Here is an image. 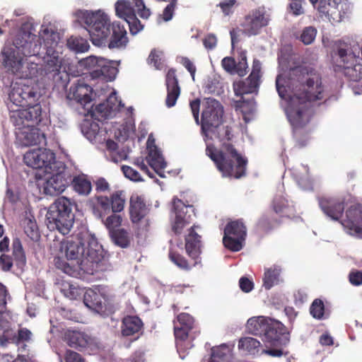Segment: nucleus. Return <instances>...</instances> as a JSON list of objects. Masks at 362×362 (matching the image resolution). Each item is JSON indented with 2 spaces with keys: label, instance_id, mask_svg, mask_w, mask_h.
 <instances>
[{
  "label": "nucleus",
  "instance_id": "nucleus-1",
  "mask_svg": "<svg viewBox=\"0 0 362 362\" xmlns=\"http://www.w3.org/2000/svg\"><path fill=\"white\" fill-rule=\"evenodd\" d=\"M276 87L281 98L288 99L286 110H299L300 114L309 111L310 116L315 113L311 104L316 103L320 105L327 98L321 75L308 66L291 68L286 78L278 75Z\"/></svg>",
  "mask_w": 362,
  "mask_h": 362
},
{
  "label": "nucleus",
  "instance_id": "nucleus-2",
  "mask_svg": "<svg viewBox=\"0 0 362 362\" xmlns=\"http://www.w3.org/2000/svg\"><path fill=\"white\" fill-rule=\"evenodd\" d=\"M50 37L51 38L44 40L45 47H42L40 37L21 27L13 42L16 50L4 48L1 52L4 66L18 70L21 66L24 57H40L42 54H45L42 59L45 73L58 74L62 67V59L57 50V35L53 33Z\"/></svg>",
  "mask_w": 362,
  "mask_h": 362
},
{
  "label": "nucleus",
  "instance_id": "nucleus-3",
  "mask_svg": "<svg viewBox=\"0 0 362 362\" xmlns=\"http://www.w3.org/2000/svg\"><path fill=\"white\" fill-rule=\"evenodd\" d=\"M216 136L222 141L221 148L217 150L213 145H207L206 154L213 160L223 177L240 179L246 175L247 158L243 156L235 146L225 141L232 139V128L228 125L218 124L214 127Z\"/></svg>",
  "mask_w": 362,
  "mask_h": 362
},
{
  "label": "nucleus",
  "instance_id": "nucleus-4",
  "mask_svg": "<svg viewBox=\"0 0 362 362\" xmlns=\"http://www.w3.org/2000/svg\"><path fill=\"white\" fill-rule=\"evenodd\" d=\"M78 18L90 35L94 45L110 49H121L127 46V30L119 22H110L107 14L100 10L81 11Z\"/></svg>",
  "mask_w": 362,
  "mask_h": 362
},
{
  "label": "nucleus",
  "instance_id": "nucleus-5",
  "mask_svg": "<svg viewBox=\"0 0 362 362\" xmlns=\"http://www.w3.org/2000/svg\"><path fill=\"white\" fill-rule=\"evenodd\" d=\"M61 249L67 259L76 260L79 268L87 274H93L105 269L107 259L104 250L93 238L83 241L78 238L67 240L62 243Z\"/></svg>",
  "mask_w": 362,
  "mask_h": 362
},
{
  "label": "nucleus",
  "instance_id": "nucleus-6",
  "mask_svg": "<svg viewBox=\"0 0 362 362\" xmlns=\"http://www.w3.org/2000/svg\"><path fill=\"white\" fill-rule=\"evenodd\" d=\"M74 206L75 204L67 197H58L49 206L46 214L48 228L57 230L63 235L69 234L74 222Z\"/></svg>",
  "mask_w": 362,
  "mask_h": 362
},
{
  "label": "nucleus",
  "instance_id": "nucleus-7",
  "mask_svg": "<svg viewBox=\"0 0 362 362\" xmlns=\"http://www.w3.org/2000/svg\"><path fill=\"white\" fill-rule=\"evenodd\" d=\"M334 71L341 73L349 80L359 81L362 79V62L353 52L338 47L332 55Z\"/></svg>",
  "mask_w": 362,
  "mask_h": 362
},
{
  "label": "nucleus",
  "instance_id": "nucleus-8",
  "mask_svg": "<svg viewBox=\"0 0 362 362\" xmlns=\"http://www.w3.org/2000/svg\"><path fill=\"white\" fill-rule=\"evenodd\" d=\"M10 109V120L18 129L33 127L41 121L42 107L39 103L22 108Z\"/></svg>",
  "mask_w": 362,
  "mask_h": 362
},
{
  "label": "nucleus",
  "instance_id": "nucleus-9",
  "mask_svg": "<svg viewBox=\"0 0 362 362\" xmlns=\"http://www.w3.org/2000/svg\"><path fill=\"white\" fill-rule=\"evenodd\" d=\"M24 163L35 169H44L45 173H52L60 162L55 160V154L46 148H35L28 151L23 156Z\"/></svg>",
  "mask_w": 362,
  "mask_h": 362
},
{
  "label": "nucleus",
  "instance_id": "nucleus-10",
  "mask_svg": "<svg viewBox=\"0 0 362 362\" xmlns=\"http://www.w3.org/2000/svg\"><path fill=\"white\" fill-rule=\"evenodd\" d=\"M223 115V107L216 99L207 98L201 117V129L202 134L208 136L213 132L214 127L221 124Z\"/></svg>",
  "mask_w": 362,
  "mask_h": 362
},
{
  "label": "nucleus",
  "instance_id": "nucleus-11",
  "mask_svg": "<svg viewBox=\"0 0 362 362\" xmlns=\"http://www.w3.org/2000/svg\"><path fill=\"white\" fill-rule=\"evenodd\" d=\"M287 117L293 127V136L296 146L302 148L307 145L309 140V132L304 127L310 122L313 116L309 111L300 114L299 110H286Z\"/></svg>",
  "mask_w": 362,
  "mask_h": 362
},
{
  "label": "nucleus",
  "instance_id": "nucleus-12",
  "mask_svg": "<svg viewBox=\"0 0 362 362\" xmlns=\"http://www.w3.org/2000/svg\"><path fill=\"white\" fill-rule=\"evenodd\" d=\"M39 98L40 93L36 88L24 81L16 82L11 86L9 99L16 107H24L33 105L38 101Z\"/></svg>",
  "mask_w": 362,
  "mask_h": 362
},
{
  "label": "nucleus",
  "instance_id": "nucleus-13",
  "mask_svg": "<svg viewBox=\"0 0 362 362\" xmlns=\"http://www.w3.org/2000/svg\"><path fill=\"white\" fill-rule=\"evenodd\" d=\"M246 235V227L241 221H230L224 229L223 245L232 252H238L243 247Z\"/></svg>",
  "mask_w": 362,
  "mask_h": 362
},
{
  "label": "nucleus",
  "instance_id": "nucleus-14",
  "mask_svg": "<svg viewBox=\"0 0 362 362\" xmlns=\"http://www.w3.org/2000/svg\"><path fill=\"white\" fill-rule=\"evenodd\" d=\"M59 168L50 173L52 175L43 184V192L47 195L54 196L63 192L71 181L70 173L62 163Z\"/></svg>",
  "mask_w": 362,
  "mask_h": 362
},
{
  "label": "nucleus",
  "instance_id": "nucleus-15",
  "mask_svg": "<svg viewBox=\"0 0 362 362\" xmlns=\"http://www.w3.org/2000/svg\"><path fill=\"white\" fill-rule=\"evenodd\" d=\"M83 64L85 66L90 70V75L93 78L103 77L104 79L112 81L118 72V69L114 66L112 61L103 57L90 56L87 57Z\"/></svg>",
  "mask_w": 362,
  "mask_h": 362
},
{
  "label": "nucleus",
  "instance_id": "nucleus-16",
  "mask_svg": "<svg viewBox=\"0 0 362 362\" xmlns=\"http://www.w3.org/2000/svg\"><path fill=\"white\" fill-rule=\"evenodd\" d=\"M269 21L263 10L259 8L252 10L245 16L241 23L243 31L248 36L256 35L259 33L262 28L268 25Z\"/></svg>",
  "mask_w": 362,
  "mask_h": 362
},
{
  "label": "nucleus",
  "instance_id": "nucleus-17",
  "mask_svg": "<svg viewBox=\"0 0 362 362\" xmlns=\"http://www.w3.org/2000/svg\"><path fill=\"white\" fill-rule=\"evenodd\" d=\"M116 15L124 18L127 23L130 33L132 35L137 34L144 28L140 21L136 16V12L129 1L119 0L115 4Z\"/></svg>",
  "mask_w": 362,
  "mask_h": 362
},
{
  "label": "nucleus",
  "instance_id": "nucleus-18",
  "mask_svg": "<svg viewBox=\"0 0 362 362\" xmlns=\"http://www.w3.org/2000/svg\"><path fill=\"white\" fill-rule=\"evenodd\" d=\"M196 327L194 317L188 313H182L174 321V334L177 339V347L180 350L187 339L189 332Z\"/></svg>",
  "mask_w": 362,
  "mask_h": 362
},
{
  "label": "nucleus",
  "instance_id": "nucleus-19",
  "mask_svg": "<svg viewBox=\"0 0 362 362\" xmlns=\"http://www.w3.org/2000/svg\"><path fill=\"white\" fill-rule=\"evenodd\" d=\"M260 77L261 63L258 59H254L250 74L245 81H241L238 84L237 88H235L236 95H244L257 92L259 85Z\"/></svg>",
  "mask_w": 362,
  "mask_h": 362
},
{
  "label": "nucleus",
  "instance_id": "nucleus-20",
  "mask_svg": "<svg viewBox=\"0 0 362 362\" xmlns=\"http://www.w3.org/2000/svg\"><path fill=\"white\" fill-rule=\"evenodd\" d=\"M322 211L332 220L339 221L344 211V199L339 197H322L318 198Z\"/></svg>",
  "mask_w": 362,
  "mask_h": 362
},
{
  "label": "nucleus",
  "instance_id": "nucleus-21",
  "mask_svg": "<svg viewBox=\"0 0 362 362\" xmlns=\"http://www.w3.org/2000/svg\"><path fill=\"white\" fill-rule=\"evenodd\" d=\"M165 85L167 88L165 105L168 107H172L175 106L180 95V87L175 69H170L168 70L165 77Z\"/></svg>",
  "mask_w": 362,
  "mask_h": 362
},
{
  "label": "nucleus",
  "instance_id": "nucleus-22",
  "mask_svg": "<svg viewBox=\"0 0 362 362\" xmlns=\"http://www.w3.org/2000/svg\"><path fill=\"white\" fill-rule=\"evenodd\" d=\"M341 224L349 230L360 233L362 232V206L356 204L351 206L346 211V219Z\"/></svg>",
  "mask_w": 362,
  "mask_h": 362
},
{
  "label": "nucleus",
  "instance_id": "nucleus-23",
  "mask_svg": "<svg viewBox=\"0 0 362 362\" xmlns=\"http://www.w3.org/2000/svg\"><path fill=\"white\" fill-rule=\"evenodd\" d=\"M144 323L138 316L127 315L122 322L121 332L124 337L136 336L134 340L143 334Z\"/></svg>",
  "mask_w": 362,
  "mask_h": 362
},
{
  "label": "nucleus",
  "instance_id": "nucleus-24",
  "mask_svg": "<svg viewBox=\"0 0 362 362\" xmlns=\"http://www.w3.org/2000/svg\"><path fill=\"white\" fill-rule=\"evenodd\" d=\"M129 210L130 219L134 223L140 222L148 213V208L144 199L136 194L130 197Z\"/></svg>",
  "mask_w": 362,
  "mask_h": 362
},
{
  "label": "nucleus",
  "instance_id": "nucleus-25",
  "mask_svg": "<svg viewBox=\"0 0 362 362\" xmlns=\"http://www.w3.org/2000/svg\"><path fill=\"white\" fill-rule=\"evenodd\" d=\"M288 334L286 327L279 321L269 317L268 326L265 333V339L271 343L281 341L287 339Z\"/></svg>",
  "mask_w": 362,
  "mask_h": 362
},
{
  "label": "nucleus",
  "instance_id": "nucleus-26",
  "mask_svg": "<svg viewBox=\"0 0 362 362\" xmlns=\"http://www.w3.org/2000/svg\"><path fill=\"white\" fill-rule=\"evenodd\" d=\"M194 228L195 226L190 228L189 233L185 238V250L190 258L201 259V236L194 231Z\"/></svg>",
  "mask_w": 362,
  "mask_h": 362
},
{
  "label": "nucleus",
  "instance_id": "nucleus-27",
  "mask_svg": "<svg viewBox=\"0 0 362 362\" xmlns=\"http://www.w3.org/2000/svg\"><path fill=\"white\" fill-rule=\"evenodd\" d=\"M67 344L74 349L81 350L91 343V337L84 332L76 330H67L64 334Z\"/></svg>",
  "mask_w": 362,
  "mask_h": 362
},
{
  "label": "nucleus",
  "instance_id": "nucleus-28",
  "mask_svg": "<svg viewBox=\"0 0 362 362\" xmlns=\"http://www.w3.org/2000/svg\"><path fill=\"white\" fill-rule=\"evenodd\" d=\"M92 88L84 83H77L71 86L68 97L75 100L81 105H86L91 101Z\"/></svg>",
  "mask_w": 362,
  "mask_h": 362
},
{
  "label": "nucleus",
  "instance_id": "nucleus-29",
  "mask_svg": "<svg viewBox=\"0 0 362 362\" xmlns=\"http://www.w3.org/2000/svg\"><path fill=\"white\" fill-rule=\"evenodd\" d=\"M147 149L148 151L146 160L149 165L160 175L159 171L166 167V163L164 160L162 154L157 146L151 141L150 139L147 141Z\"/></svg>",
  "mask_w": 362,
  "mask_h": 362
},
{
  "label": "nucleus",
  "instance_id": "nucleus-30",
  "mask_svg": "<svg viewBox=\"0 0 362 362\" xmlns=\"http://www.w3.org/2000/svg\"><path fill=\"white\" fill-rule=\"evenodd\" d=\"M110 197L95 195L89 200V206L93 214L100 218L109 214L110 210Z\"/></svg>",
  "mask_w": 362,
  "mask_h": 362
},
{
  "label": "nucleus",
  "instance_id": "nucleus-31",
  "mask_svg": "<svg viewBox=\"0 0 362 362\" xmlns=\"http://www.w3.org/2000/svg\"><path fill=\"white\" fill-rule=\"evenodd\" d=\"M103 296L91 288L83 293V303L86 307L97 313L103 312L105 308Z\"/></svg>",
  "mask_w": 362,
  "mask_h": 362
},
{
  "label": "nucleus",
  "instance_id": "nucleus-32",
  "mask_svg": "<svg viewBox=\"0 0 362 362\" xmlns=\"http://www.w3.org/2000/svg\"><path fill=\"white\" fill-rule=\"evenodd\" d=\"M168 257L170 261L174 263L178 268L184 271H189L193 267L201 264L202 260L194 258L187 259L183 255L178 253L177 251L170 249L168 253Z\"/></svg>",
  "mask_w": 362,
  "mask_h": 362
},
{
  "label": "nucleus",
  "instance_id": "nucleus-33",
  "mask_svg": "<svg viewBox=\"0 0 362 362\" xmlns=\"http://www.w3.org/2000/svg\"><path fill=\"white\" fill-rule=\"evenodd\" d=\"M173 211L175 214V219L173 226V230L175 233H180L185 225V220L183 214H185L184 209L187 208V206H185L181 199L174 198L173 200Z\"/></svg>",
  "mask_w": 362,
  "mask_h": 362
},
{
  "label": "nucleus",
  "instance_id": "nucleus-34",
  "mask_svg": "<svg viewBox=\"0 0 362 362\" xmlns=\"http://www.w3.org/2000/svg\"><path fill=\"white\" fill-rule=\"evenodd\" d=\"M269 317L264 316L252 317L247 322V329L254 335H264L268 326Z\"/></svg>",
  "mask_w": 362,
  "mask_h": 362
},
{
  "label": "nucleus",
  "instance_id": "nucleus-35",
  "mask_svg": "<svg viewBox=\"0 0 362 362\" xmlns=\"http://www.w3.org/2000/svg\"><path fill=\"white\" fill-rule=\"evenodd\" d=\"M238 348L254 356L262 354V351L261 343L252 337L241 338L238 342Z\"/></svg>",
  "mask_w": 362,
  "mask_h": 362
},
{
  "label": "nucleus",
  "instance_id": "nucleus-36",
  "mask_svg": "<svg viewBox=\"0 0 362 362\" xmlns=\"http://www.w3.org/2000/svg\"><path fill=\"white\" fill-rule=\"evenodd\" d=\"M70 183L72 185L74 190L79 195L88 196L91 192V182L84 175L71 177Z\"/></svg>",
  "mask_w": 362,
  "mask_h": 362
},
{
  "label": "nucleus",
  "instance_id": "nucleus-37",
  "mask_svg": "<svg viewBox=\"0 0 362 362\" xmlns=\"http://www.w3.org/2000/svg\"><path fill=\"white\" fill-rule=\"evenodd\" d=\"M22 226L25 233L31 240L36 242L40 240V231L33 216H25L22 221Z\"/></svg>",
  "mask_w": 362,
  "mask_h": 362
},
{
  "label": "nucleus",
  "instance_id": "nucleus-38",
  "mask_svg": "<svg viewBox=\"0 0 362 362\" xmlns=\"http://www.w3.org/2000/svg\"><path fill=\"white\" fill-rule=\"evenodd\" d=\"M280 223V220L275 218L272 212H267L259 218L257 226L263 232L268 233Z\"/></svg>",
  "mask_w": 362,
  "mask_h": 362
},
{
  "label": "nucleus",
  "instance_id": "nucleus-39",
  "mask_svg": "<svg viewBox=\"0 0 362 362\" xmlns=\"http://www.w3.org/2000/svg\"><path fill=\"white\" fill-rule=\"evenodd\" d=\"M110 210L113 213H119L124 209L126 194L124 190H117L110 196Z\"/></svg>",
  "mask_w": 362,
  "mask_h": 362
},
{
  "label": "nucleus",
  "instance_id": "nucleus-40",
  "mask_svg": "<svg viewBox=\"0 0 362 362\" xmlns=\"http://www.w3.org/2000/svg\"><path fill=\"white\" fill-rule=\"evenodd\" d=\"M33 337V333L26 327L19 328L17 334L13 335L11 338V342L16 345L22 344L21 349L25 350L27 347L25 343L29 342Z\"/></svg>",
  "mask_w": 362,
  "mask_h": 362
},
{
  "label": "nucleus",
  "instance_id": "nucleus-41",
  "mask_svg": "<svg viewBox=\"0 0 362 362\" xmlns=\"http://www.w3.org/2000/svg\"><path fill=\"white\" fill-rule=\"evenodd\" d=\"M280 273L281 269L276 267H271L265 271L263 278V286L266 289L269 290L278 284Z\"/></svg>",
  "mask_w": 362,
  "mask_h": 362
},
{
  "label": "nucleus",
  "instance_id": "nucleus-42",
  "mask_svg": "<svg viewBox=\"0 0 362 362\" xmlns=\"http://www.w3.org/2000/svg\"><path fill=\"white\" fill-rule=\"evenodd\" d=\"M12 255L16 265L18 267H23L25 265L26 257L23 250L21 240L18 238H15L12 243Z\"/></svg>",
  "mask_w": 362,
  "mask_h": 362
},
{
  "label": "nucleus",
  "instance_id": "nucleus-43",
  "mask_svg": "<svg viewBox=\"0 0 362 362\" xmlns=\"http://www.w3.org/2000/svg\"><path fill=\"white\" fill-rule=\"evenodd\" d=\"M112 241L118 246L125 248L130 245V237L128 232L124 228L112 230L110 233Z\"/></svg>",
  "mask_w": 362,
  "mask_h": 362
},
{
  "label": "nucleus",
  "instance_id": "nucleus-44",
  "mask_svg": "<svg viewBox=\"0 0 362 362\" xmlns=\"http://www.w3.org/2000/svg\"><path fill=\"white\" fill-rule=\"evenodd\" d=\"M24 144L26 146L39 145L45 143L46 137L43 133L39 130L33 131L27 133L24 137Z\"/></svg>",
  "mask_w": 362,
  "mask_h": 362
},
{
  "label": "nucleus",
  "instance_id": "nucleus-45",
  "mask_svg": "<svg viewBox=\"0 0 362 362\" xmlns=\"http://www.w3.org/2000/svg\"><path fill=\"white\" fill-rule=\"evenodd\" d=\"M7 295L6 287L0 283V328L1 329L8 323V320L4 317V312L6 307Z\"/></svg>",
  "mask_w": 362,
  "mask_h": 362
},
{
  "label": "nucleus",
  "instance_id": "nucleus-46",
  "mask_svg": "<svg viewBox=\"0 0 362 362\" xmlns=\"http://www.w3.org/2000/svg\"><path fill=\"white\" fill-rule=\"evenodd\" d=\"M67 45L70 49L77 52H84L89 49V44L87 40L81 37H71L67 40Z\"/></svg>",
  "mask_w": 362,
  "mask_h": 362
},
{
  "label": "nucleus",
  "instance_id": "nucleus-47",
  "mask_svg": "<svg viewBox=\"0 0 362 362\" xmlns=\"http://www.w3.org/2000/svg\"><path fill=\"white\" fill-rule=\"evenodd\" d=\"M122 221V218L121 215L117 214V213L112 212V214L108 216L103 222L110 233L112 230L119 229L118 228L121 226Z\"/></svg>",
  "mask_w": 362,
  "mask_h": 362
},
{
  "label": "nucleus",
  "instance_id": "nucleus-48",
  "mask_svg": "<svg viewBox=\"0 0 362 362\" xmlns=\"http://www.w3.org/2000/svg\"><path fill=\"white\" fill-rule=\"evenodd\" d=\"M62 291L64 295L71 300H76L80 298L83 293L82 288L69 283L64 284Z\"/></svg>",
  "mask_w": 362,
  "mask_h": 362
},
{
  "label": "nucleus",
  "instance_id": "nucleus-49",
  "mask_svg": "<svg viewBox=\"0 0 362 362\" xmlns=\"http://www.w3.org/2000/svg\"><path fill=\"white\" fill-rule=\"evenodd\" d=\"M310 313L315 319L320 320L323 317L325 313V305L320 298H316L312 303L310 307Z\"/></svg>",
  "mask_w": 362,
  "mask_h": 362
},
{
  "label": "nucleus",
  "instance_id": "nucleus-50",
  "mask_svg": "<svg viewBox=\"0 0 362 362\" xmlns=\"http://www.w3.org/2000/svg\"><path fill=\"white\" fill-rule=\"evenodd\" d=\"M272 206L273 211L276 214H281L286 211L289 206L287 199L284 197L282 196H276L273 199Z\"/></svg>",
  "mask_w": 362,
  "mask_h": 362
},
{
  "label": "nucleus",
  "instance_id": "nucleus-51",
  "mask_svg": "<svg viewBox=\"0 0 362 362\" xmlns=\"http://www.w3.org/2000/svg\"><path fill=\"white\" fill-rule=\"evenodd\" d=\"M82 131L89 140H93L98 134L100 127L97 122H88L83 125Z\"/></svg>",
  "mask_w": 362,
  "mask_h": 362
},
{
  "label": "nucleus",
  "instance_id": "nucleus-52",
  "mask_svg": "<svg viewBox=\"0 0 362 362\" xmlns=\"http://www.w3.org/2000/svg\"><path fill=\"white\" fill-rule=\"evenodd\" d=\"M54 264L57 269L62 270L65 274L72 275L75 269L71 266L65 259L61 257H55Z\"/></svg>",
  "mask_w": 362,
  "mask_h": 362
},
{
  "label": "nucleus",
  "instance_id": "nucleus-53",
  "mask_svg": "<svg viewBox=\"0 0 362 362\" xmlns=\"http://www.w3.org/2000/svg\"><path fill=\"white\" fill-rule=\"evenodd\" d=\"M228 351V347L225 344L213 347L211 349V361H219V360H224Z\"/></svg>",
  "mask_w": 362,
  "mask_h": 362
},
{
  "label": "nucleus",
  "instance_id": "nucleus-54",
  "mask_svg": "<svg viewBox=\"0 0 362 362\" xmlns=\"http://www.w3.org/2000/svg\"><path fill=\"white\" fill-rule=\"evenodd\" d=\"M316 34V28L313 26L305 27L300 35V40L305 45H310L315 39Z\"/></svg>",
  "mask_w": 362,
  "mask_h": 362
},
{
  "label": "nucleus",
  "instance_id": "nucleus-55",
  "mask_svg": "<svg viewBox=\"0 0 362 362\" xmlns=\"http://www.w3.org/2000/svg\"><path fill=\"white\" fill-rule=\"evenodd\" d=\"M177 0H168L170 3L167 5V6L164 8L163 11V14L160 15V17L163 18L164 21H169L172 19L175 8L177 5Z\"/></svg>",
  "mask_w": 362,
  "mask_h": 362
},
{
  "label": "nucleus",
  "instance_id": "nucleus-56",
  "mask_svg": "<svg viewBox=\"0 0 362 362\" xmlns=\"http://www.w3.org/2000/svg\"><path fill=\"white\" fill-rule=\"evenodd\" d=\"M237 4L236 0H223L217 6H219L225 16H229L233 13V8Z\"/></svg>",
  "mask_w": 362,
  "mask_h": 362
},
{
  "label": "nucleus",
  "instance_id": "nucleus-57",
  "mask_svg": "<svg viewBox=\"0 0 362 362\" xmlns=\"http://www.w3.org/2000/svg\"><path fill=\"white\" fill-rule=\"evenodd\" d=\"M122 170L124 175V176L133 181H139L141 180L140 174L132 167L128 165H123L122 167Z\"/></svg>",
  "mask_w": 362,
  "mask_h": 362
},
{
  "label": "nucleus",
  "instance_id": "nucleus-58",
  "mask_svg": "<svg viewBox=\"0 0 362 362\" xmlns=\"http://www.w3.org/2000/svg\"><path fill=\"white\" fill-rule=\"evenodd\" d=\"M148 61L150 64L153 65L156 69H160L162 65L160 53L155 49L151 50Z\"/></svg>",
  "mask_w": 362,
  "mask_h": 362
},
{
  "label": "nucleus",
  "instance_id": "nucleus-59",
  "mask_svg": "<svg viewBox=\"0 0 362 362\" xmlns=\"http://www.w3.org/2000/svg\"><path fill=\"white\" fill-rule=\"evenodd\" d=\"M64 361L65 362H85L81 354L70 349L66 351Z\"/></svg>",
  "mask_w": 362,
  "mask_h": 362
},
{
  "label": "nucleus",
  "instance_id": "nucleus-60",
  "mask_svg": "<svg viewBox=\"0 0 362 362\" xmlns=\"http://www.w3.org/2000/svg\"><path fill=\"white\" fill-rule=\"evenodd\" d=\"M95 191L98 193L108 192L110 190L109 182L104 178L100 177L95 181Z\"/></svg>",
  "mask_w": 362,
  "mask_h": 362
},
{
  "label": "nucleus",
  "instance_id": "nucleus-61",
  "mask_svg": "<svg viewBox=\"0 0 362 362\" xmlns=\"http://www.w3.org/2000/svg\"><path fill=\"white\" fill-rule=\"evenodd\" d=\"M350 284L355 286L362 284V272L358 270H351L349 274Z\"/></svg>",
  "mask_w": 362,
  "mask_h": 362
},
{
  "label": "nucleus",
  "instance_id": "nucleus-62",
  "mask_svg": "<svg viewBox=\"0 0 362 362\" xmlns=\"http://www.w3.org/2000/svg\"><path fill=\"white\" fill-rule=\"evenodd\" d=\"M180 63L185 66V68L190 73L192 80L194 81L195 73L197 68L194 63L187 57H183L181 58Z\"/></svg>",
  "mask_w": 362,
  "mask_h": 362
},
{
  "label": "nucleus",
  "instance_id": "nucleus-63",
  "mask_svg": "<svg viewBox=\"0 0 362 362\" xmlns=\"http://www.w3.org/2000/svg\"><path fill=\"white\" fill-rule=\"evenodd\" d=\"M201 101L199 98L193 100L190 102L189 106L192 110L194 119L197 124H199V109Z\"/></svg>",
  "mask_w": 362,
  "mask_h": 362
},
{
  "label": "nucleus",
  "instance_id": "nucleus-64",
  "mask_svg": "<svg viewBox=\"0 0 362 362\" xmlns=\"http://www.w3.org/2000/svg\"><path fill=\"white\" fill-rule=\"evenodd\" d=\"M221 64L223 68L229 73L234 71L236 67L235 59L230 57H224L222 59Z\"/></svg>",
  "mask_w": 362,
  "mask_h": 362
}]
</instances>
